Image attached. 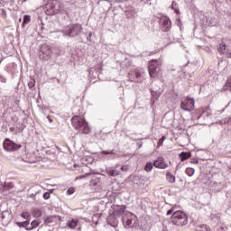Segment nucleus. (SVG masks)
Wrapping results in <instances>:
<instances>
[{
    "label": "nucleus",
    "mask_w": 231,
    "mask_h": 231,
    "mask_svg": "<svg viewBox=\"0 0 231 231\" xmlns=\"http://www.w3.org/2000/svg\"><path fill=\"white\" fill-rule=\"evenodd\" d=\"M91 173H86L85 175H79L76 178V180H83V178H88V176H90Z\"/></svg>",
    "instance_id": "7c9ffc66"
},
{
    "label": "nucleus",
    "mask_w": 231,
    "mask_h": 231,
    "mask_svg": "<svg viewBox=\"0 0 231 231\" xmlns=\"http://www.w3.org/2000/svg\"><path fill=\"white\" fill-rule=\"evenodd\" d=\"M71 124L76 131H79L82 134H89L91 133V127L89 123L86 120V117L80 116H74L71 118Z\"/></svg>",
    "instance_id": "f03ea898"
},
{
    "label": "nucleus",
    "mask_w": 231,
    "mask_h": 231,
    "mask_svg": "<svg viewBox=\"0 0 231 231\" xmlns=\"http://www.w3.org/2000/svg\"><path fill=\"white\" fill-rule=\"evenodd\" d=\"M39 225H41L40 220H32L31 222V226L30 227H26V230L27 231L34 230V228H37L39 226Z\"/></svg>",
    "instance_id": "a211bd4d"
},
{
    "label": "nucleus",
    "mask_w": 231,
    "mask_h": 231,
    "mask_svg": "<svg viewBox=\"0 0 231 231\" xmlns=\"http://www.w3.org/2000/svg\"><path fill=\"white\" fill-rule=\"evenodd\" d=\"M225 89L231 91V77L229 79H227V80L225 84Z\"/></svg>",
    "instance_id": "b1692460"
},
{
    "label": "nucleus",
    "mask_w": 231,
    "mask_h": 231,
    "mask_svg": "<svg viewBox=\"0 0 231 231\" xmlns=\"http://www.w3.org/2000/svg\"><path fill=\"white\" fill-rule=\"evenodd\" d=\"M75 169H77V164H74Z\"/></svg>",
    "instance_id": "37998d69"
},
{
    "label": "nucleus",
    "mask_w": 231,
    "mask_h": 231,
    "mask_svg": "<svg viewBox=\"0 0 231 231\" xmlns=\"http://www.w3.org/2000/svg\"><path fill=\"white\" fill-rule=\"evenodd\" d=\"M217 51L220 55H226V59H231V50L226 49V43L221 42L217 46Z\"/></svg>",
    "instance_id": "6e6552de"
},
{
    "label": "nucleus",
    "mask_w": 231,
    "mask_h": 231,
    "mask_svg": "<svg viewBox=\"0 0 231 231\" xmlns=\"http://www.w3.org/2000/svg\"><path fill=\"white\" fill-rule=\"evenodd\" d=\"M79 226V220L77 218H71L70 220H68L66 223L67 228H69L70 230H75L77 226Z\"/></svg>",
    "instance_id": "f8f14e48"
},
{
    "label": "nucleus",
    "mask_w": 231,
    "mask_h": 231,
    "mask_svg": "<svg viewBox=\"0 0 231 231\" xmlns=\"http://www.w3.org/2000/svg\"><path fill=\"white\" fill-rule=\"evenodd\" d=\"M180 162H185V160H189L192 156V153L190 152H182L180 153Z\"/></svg>",
    "instance_id": "2eb2a0df"
},
{
    "label": "nucleus",
    "mask_w": 231,
    "mask_h": 231,
    "mask_svg": "<svg viewBox=\"0 0 231 231\" xmlns=\"http://www.w3.org/2000/svg\"><path fill=\"white\" fill-rule=\"evenodd\" d=\"M29 88H33L35 86V80H32L28 83Z\"/></svg>",
    "instance_id": "72a5a7b5"
},
{
    "label": "nucleus",
    "mask_w": 231,
    "mask_h": 231,
    "mask_svg": "<svg viewBox=\"0 0 231 231\" xmlns=\"http://www.w3.org/2000/svg\"><path fill=\"white\" fill-rule=\"evenodd\" d=\"M67 34L69 37H75L79 35V24H72L69 27V30L67 31Z\"/></svg>",
    "instance_id": "9b49d317"
},
{
    "label": "nucleus",
    "mask_w": 231,
    "mask_h": 231,
    "mask_svg": "<svg viewBox=\"0 0 231 231\" xmlns=\"http://www.w3.org/2000/svg\"><path fill=\"white\" fill-rule=\"evenodd\" d=\"M50 198H51L50 192H45V193L43 194V199H50Z\"/></svg>",
    "instance_id": "473e14b6"
},
{
    "label": "nucleus",
    "mask_w": 231,
    "mask_h": 231,
    "mask_svg": "<svg viewBox=\"0 0 231 231\" xmlns=\"http://www.w3.org/2000/svg\"><path fill=\"white\" fill-rule=\"evenodd\" d=\"M101 154H115V151L114 150H110V151H101Z\"/></svg>",
    "instance_id": "c756f323"
},
{
    "label": "nucleus",
    "mask_w": 231,
    "mask_h": 231,
    "mask_svg": "<svg viewBox=\"0 0 231 231\" xmlns=\"http://www.w3.org/2000/svg\"><path fill=\"white\" fill-rule=\"evenodd\" d=\"M32 216L34 217H41V216H42V210L40 208H34L32 210Z\"/></svg>",
    "instance_id": "6ab92c4d"
},
{
    "label": "nucleus",
    "mask_w": 231,
    "mask_h": 231,
    "mask_svg": "<svg viewBox=\"0 0 231 231\" xmlns=\"http://www.w3.org/2000/svg\"><path fill=\"white\" fill-rule=\"evenodd\" d=\"M59 5V1L57 0H48L45 8V13L47 15H55L59 14V7L57 6Z\"/></svg>",
    "instance_id": "39448f33"
},
{
    "label": "nucleus",
    "mask_w": 231,
    "mask_h": 231,
    "mask_svg": "<svg viewBox=\"0 0 231 231\" xmlns=\"http://www.w3.org/2000/svg\"><path fill=\"white\" fill-rule=\"evenodd\" d=\"M3 147L4 151H6L7 152H14L15 151H19L23 145L17 144L9 138H6L3 143Z\"/></svg>",
    "instance_id": "423d86ee"
},
{
    "label": "nucleus",
    "mask_w": 231,
    "mask_h": 231,
    "mask_svg": "<svg viewBox=\"0 0 231 231\" xmlns=\"http://www.w3.org/2000/svg\"><path fill=\"white\" fill-rule=\"evenodd\" d=\"M106 174L107 176H113V177L120 176V171H116L113 168H108L106 169Z\"/></svg>",
    "instance_id": "4468645a"
},
{
    "label": "nucleus",
    "mask_w": 231,
    "mask_h": 231,
    "mask_svg": "<svg viewBox=\"0 0 231 231\" xmlns=\"http://www.w3.org/2000/svg\"><path fill=\"white\" fill-rule=\"evenodd\" d=\"M201 228H202V230H200V231H210V226H208L207 225H202Z\"/></svg>",
    "instance_id": "2f4dec72"
},
{
    "label": "nucleus",
    "mask_w": 231,
    "mask_h": 231,
    "mask_svg": "<svg viewBox=\"0 0 231 231\" xmlns=\"http://www.w3.org/2000/svg\"><path fill=\"white\" fill-rule=\"evenodd\" d=\"M14 187H15L14 182H4V184L0 187V190H2V192H5V190H12Z\"/></svg>",
    "instance_id": "ddd939ff"
},
{
    "label": "nucleus",
    "mask_w": 231,
    "mask_h": 231,
    "mask_svg": "<svg viewBox=\"0 0 231 231\" xmlns=\"http://www.w3.org/2000/svg\"><path fill=\"white\" fill-rule=\"evenodd\" d=\"M125 223H126V226H129L130 225H133V220L127 219Z\"/></svg>",
    "instance_id": "c9c22d12"
},
{
    "label": "nucleus",
    "mask_w": 231,
    "mask_h": 231,
    "mask_svg": "<svg viewBox=\"0 0 231 231\" xmlns=\"http://www.w3.org/2000/svg\"><path fill=\"white\" fill-rule=\"evenodd\" d=\"M121 171H123V172H127V171H129V167L122 166Z\"/></svg>",
    "instance_id": "f704fd0d"
},
{
    "label": "nucleus",
    "mask_w": 231,
    "mask_h": 231,
    "mask_svg": "<svg viewBox=\"0 0 231 231\" xmlns=\"http://www.w3.org/2000/svg\"><path fill=\"white\" fill-rule=\"evenodd\" d=\"M229 120H231V117H228V119H227V118H226V120L224 121V122H225V124H226V122H228Z\"/></svg>",
    "instance_id": "a19ab883"
},
{
    "label": "nucleus",
    "mask_w": 231,
    "mask_h": 231,
    "mask_svg": "<svg viewBox=\"0 0 231 231\" xmlns=\"http://www.w3.org/2000/svg\"><path fill=\"white\" fill-rule=\"evenodd\" d=\"M30 21H32V17L28 14H25L23 16V24H28V23H30Z\"/></svg>",
    "instance_id": "393cba45"
},
{
    "label": "nucleus",
    "mask_w": 231,
    "mask_h": 231,
    "mask_svg": "<svg viewBox=\"0 0 231 231\" xmlns=\"http://www.w3.org/2000/svg\"><path fill=\"white\" fill-rule=\"evenodd\" d=\"M144 180H146L145 177H140V181H144Z\"/></svg>",
    "instance_id": "ea45409f"
},
{
    "label": "nucleus",
    "mask_w": 231,
    "mask_h": 231,
    "mask_svg": "<svg viewBox=\"0 0 231 231\" xmlns=\"http://www.w3.org/2000/svg\"><path fill=\"white\" fill-rule=\"evenodd\" d=\"M166 180L169 183H175L176 182V176L171 173V171L166 172Z\"/></svg>",
    "instance_id": "dca6fc26"
},
{
    "label": "nucleus",
    "mask_w": 231,
    "mask_h": 231,
    "mask_svg": "<svg viewBox=\"0 0 231 231\" xmlns=\"http://www.w3.org/2000/svg\"><path fill=\"white\" fill-rule=\"evenodd\" d=\"M2 219L5 221V212L2 213Z\"/></svg>",
    "instance_id": "79ce46f5"
},
{
    "label": "nucleus",
    "mask_w": 231,
    "mask_h": 231,
    "mask_svg": "<svg viewBox=\"0 0 231 231\" xmlns=\"http://www.w3.org/2000/svg\"><path fill=\"white\" fill-rule=\"evenodd\" d=\"M177 205H172L171 208L169 209L166 213V216H171V223L173 224L175 226H185L187 223H189V217L187 214L182 210H177Z\"/></svg>",
    "instance_id": "f257e3e1"
},
{
    "label": "nucleus",
    "mask_w": 231,
    "mask_h": 231,
    "mask_svg": "<svg viewBox=\"0 0 231 231\" xmlns=\"http://www.w3.org/2000/svg\"><path fill=\"white\" fill-rule=\"evenodd\" d=\"M165 136H162L161 139H159L158 143H157V149L162 147L163 145V142H165Z\"/></svg>",
    "instance_id": "cd10ccee"
},
{
    "label": "nucleus",
    "mask_w": 231,
    "mask_h": 231,
    "mask_svg": "<svg viewBox=\"0 0 231 231\" xmlns=\"http://www.w3.org/2000/svg\"><path fill=\"white\" fill-rule=\"evenodd\" d=\"M153 167L156 169H169V163L165 162V159L163 157H158L154 162H153Z\"/></svg>",
    "instance_id": "1a4fd4ad"
},
{
    "label": "nucleus",
    "mask_w": 231,
    "mask_h": 231,
    "mask_svg": "<svg viewBox=\"0 0 231 231\" xmlns=\"http://www.w3.org/2000/svg\"><path fill=\"white\" fill-rule=\"evenodd\" d=\"M21 217H23V219H26L27 221H30L31 215L28 211H23L21 214Z\"/></svg>",
    "instance_id": "5701e85b"
},
{
    "label": "nucleus",
    "mask_w": 231,
    "mask_h": 231,
    "mask_svg": "<svg viewBox=\"0 0 231 231\" xmlns=\"http://www.w3.org/2000/svg\"><path fill=\"white\" fill-rule=\"evenodd\" d=\"M194 104H196L194 98L186 97L180 102V109L189 112L194 111Z\"/></svg>",
    "instance_id": "0eeeda50"
},
{
    "label": "nucleus",
    "mask_w": 231,
    "mask_h": 231,
    "mask_svg": "<svg viewBox=\"0 0 231 231\" xmlns=\"http://www.w3.org/2000/svg\"><path fill=\"white\" fill-rule=\"evenodd\" d=\"M152 169H154V163H152L151 162H147L144 167V171L146 172H151V171H152Z\"/></svg>",
    "instance_id": "412c9836"
},
{
    "label": "nucleus",
    "mask_w": 231,
    "mask_h": 231,
    "mask_svg": "<svg viewBox=\"0 0 231 231\" xmlns=\"http://www.w3.org/2000/svg\"><path fill=\"white\" fill-rule=\"evenodd\" d=\"M191 163H196V164H198V163H199V161H192L191 160V162H190Z\"/></svg>",
    "instance_id": "58836bf2"
},
{
    "label": "nucleus",
    "mask_w": 231,
    "mask_h": 231,
    "mask_svg": "<svg viewBox=\"0 0 231 231\" xmlns=\"http://www.w3.org/2000/svg\"><path fill=\"white\" fill-rule=\"evenodd\" d=\"M160 23L162 24V32H169L172 25L171 19L167 16L162 17L160 19Z\"/></svg>",
    "instance_id": "9d476101"
},
{
    "label": "nucleus",
    "mask_w": 231,
    "mask_h": 231,
    "mask_svg": "<svg viewBox=\"0 0 231 231\" xmlns=\"http://www.w3.org/2000/svg\"><path fill=\"white\" fill-rule=\"evenodd\" d=\"M67 194L68 196H71V194H75V188L73 187L69 188L67 190Z\"/></svg>",
    "instance_id": "c85d7f7f"
},
{
    "label": "nucleus",
    "mask_w": 231,
    "mask_h": 231,
    "mask_svg": "<svg viewBox=\"0 0 231 231\" xmlns=\"http://www.w3.org/2000/svg\"><path fill=\"white\" fill-rule=\"evenodd\" d=\"M17 226H19L20 228H29L28 225H30V220H26L23 222H16Z\"/></svg>",
    "instance_id": "aec40b11"
},
{
    "label": "nucleus",
    "mask_w": 231,
    "mask_h": 231,
    "mask_svg": "<svg viewBox=\"0 0 231 231\" xmlns=\"http://www.w3.org/2000/svg\"><path fill=\"white\" fill-rule=\"evenodd\" d=\"M9 221L8 220H5V223H8Z\"/></svg>",
    "instance_id": "c03bdc74"
},
{
    "label": "nucleus",
    "mask_w": 231,
    "mask_h": 231,
    "mask_svg": "<svg viewBox=\"0 0 231 231\" xmlns=\"http://www.w3.org/2000/svg\"><path fill=\"white\" fill-rule=\"evenodd\" d=\"M55 219H57V216H50L43 218V223L45 225H50L51 223H55Z\"/></svg>",
    "instance_id": "f3484780"
},
{
    "label": "nucleus",
    "mask_w": 231,
    "mask_h": 231,
    "mask_svg": "<svg viewBox=\"0 0 231 231\" xmlns=\"http://www.w3.org/2000/svg\"><path fill=\"white\" fill-rule=\"evenodd\" d=\"M162 66H163V61L162 60L153 59L148 61V71L151 79L158 77Z\"/></svg>",
    "instance_id": "7ed1b4c3"
},
{
    "label": "nucleus",
    "mask_w": 231,
    "mask_h": 231,
    "mask_svg": "<svg viewBox=\"0 0 231 231\" xmlns=\"http://www.w3.org/2000/svg\"><path fill=\"white\" fill-rule=\"evenodd\" d=\"M53 51H51V46L48 45L47 43L41 45L39 51V59L41 60H50Z\"/></svg>",
    "instance_id": "20e7f679"
},
{
    "label": "nucleus",
    "mask_w": 231,
    "mask_h": 231,
    "mask_svg": "<svg viewBox=\"0 0 231 231\" xmlns=\"http://www.w3.org/2000/svg\"><path fill=\"white\" fill-rule=\"evenodd\" d=\"M124 212H125V206H121L117 208L116 214H124Z\"/></svg>",
    "instance_id": "a878e982"
},
{
    "label": "nucleus",
    "mask_w": 231,
    "mask_h": 231,
    "mask_svg": "<svg viewBox=\"0 0 231 231\" xmlns=\"http://www.w3.org/2000/svg\"><path fill=\"white\" fill-rule=\"evenodd\" d=\"M128 79H130L132 82H134V78H133V74L129 73Z\"/></svg>",
    "instance_id": "e433bc0d"
},
{
    "label": "nucleus",
    "mask_w": 231,
    "mask_h": 231,
    "mask_svg": "<svg viewBox=\"0 0 231 231\" xmlns=\"http://www.w3.org/2000/svg\"><path fill=\"white\" fill-rule=\"evenodd\" d=\"M47 118H48L50 124H51L53 122V119H51V116H48Z\"/></svg>",
    "instance_id": "4c0bfd02"
},
{
    "label": "nucleus",
    "mask_w": 231,
    "mask_h": 231,
    "mask_svg": "<svg viewBox=\"0 0 231 231\" xmlns=\"http://www.w3.org/2000/svg\"><path fill=\"white\" fill-rule=\"evenodd\" d=\"M134 74L135 79H140V77H142V72H140V69H135L134 70Z\"/></svg>",
    "instance_id": "bb28decb"
},
{
    "label": "nucleus",
    "mask_w": 231,
    "mask_h": 231,
    "mask_svg": "<svg viewBox=\"0 0 231 231\" xmlns=\"http://www.w3.org/2000/svg\"><path fill=\"white\" fill-rule=\"evenodd\" d=\"M196 170L194 168H187L185 171V173L187 174V176L192 177L193 174H195Z\"/></svg>",
    "instance_id": "4be33fe9"
}]
</instances>
